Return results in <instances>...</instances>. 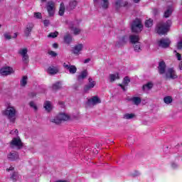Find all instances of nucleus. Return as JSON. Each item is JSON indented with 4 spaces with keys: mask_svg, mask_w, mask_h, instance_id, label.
Returning a JSON list of instances; mask_svg holds the SVG:
<instances>
[{
    "mask_svg": "<svg viewBox=\"0 0 182 182\" xmlns=\"http://www.w3.org/2000/svg\"><path fill=\"white\" fill-rule=\"evenodd\" d=\"M2 114L4 116L7 117L8 120H9L11 123H15L16 121V114H18V111L15 107L9 105L6 109L2 111Z\"/></svg>",
    "mask_w": 182,
    "mask_h": 182,
    "instance_id": "f257e3e1",
    "label": "nucleus"
},
{
    "mask_svg": "<svg viewBox=\"0 0 182 182\" xmlns=\"http://www.w3.org/2000/svg\"><path fill=\"white\" fill-rule=\"evenodd\" d=\"M171 26V21L168 20L166 22H160L156 27L157 33L159 35H166L168 32V29Z\"/></svg>",
    "mask_w": 182,
    "mask_h": 182,
    "instance_id": "f03ea898",
    "label": "nucleus"
},
{
    "mask_svg": "<svg viewBox=\"0 0 182 182\" xmlns=\"http://www.w3.org/2000/svg\"><path fill=\"white\" fill-rule=\"evenodd\" d=\"M70 119V116L65 113H60L58 114L54 118L50 119L52 123H55V124H60L62 122H68V120Z\"/></svg>",
    "mask_w": 182,
    "mask_h": 182,
    "instance_id": "7ed1b4c3",
    "label": "nucleus"
},
{
    "mask_svg": "<svg viewBox=\"0 0 182 182\" xmlns=\"http://www.w3.org/2000/svg\"><path fill=\"white\" fill-rule=\"evenodd\" d=\"M132 32H141L143 30V24L139 18L135 19L132 25Z\"/></svg>",
    "mask_w": 182,
    "mask_h": 182,
    "instance_id": "20e7f679",
    "label": "nucleus"
},
{
    "mask_svg": "<svg viewBox=\"0 0 182 182\" xmlns=\"http://www.w3.org/2000/svg\"><path fill=\"white\" fill-rule=\"evenodd\" d=\"M10 146L11 149H14V147H17L18 150H21V149L23 147V144L22 143L21 138L19 136H17V137L13 138V139L10 142Z\"/></svg>",
    "mask_w": 182,
    "mask_h": 182,
    "instance_id": "39448f33",
    "label": "nucleus"
},
{
    "mask_svg": "<svg viewBox=\"0 0 182 182\" xmlns=\"http://www.w3.org/2000/svg\"><path fill=\"white\" fill-rule=\"evenodd\" d=\"M18 54L21 55L22 60L24 63L29 62V55H28V48H23L18 50Z\"/></svg>",
    "mask_w": 182,
    "mask_h": 182,
    "instance_id": "423d86ee",
    "label": "nucleus"
},
{
    "mask_svg": "<svg viewBox=\"0 0 182 182\" xmlns=\"http://www.w3.org/2000/svg\"><path fill=\"white\" fill-rule=\"evenodd\" d=\"M96 86V81L93 80V78L89 77L88 78V84L84 86V92L87 93L89 90H92L93 87Z\"/></svg>",
    "mask_w": 182,
    "mask_h": 182,
    "instance_id": "0eeeda50",
    "label": "nucleus"
},
{
    "mask_svg": "<svg viewBox=\"0 0 182 182\" xmlns=\"http://www.w3.org/2000/svg\"><path fill=\"white\" fill-rule=\"evenodd\" d=\"M63 68L65 70H68V72L70 73V75H75L76 72H77V68L75 65H72L70 63H63Z\"/></svg>",
    "mask_w": 182,
    "mask_h": 182,
    "instance_id": "6e6552de",
    "label": "nucleus"
},
{
    "mask_svg": "<svg viewBox=\"0 0 182 182\" xmlns=\"http://www.w3.org/2000/svg\"><path fill=\"white\" fill-rule=\"evenodd\" d=\"M46 9L49 16H53L55 15V3L53 1H49L47 4Z\"/></svg>",
    "mask_w": 182,
    "mask_h": 182,
    "instance_id": "1a4fd4ad",
    "label": "nucleus"
},
{
    "mask_svg": "<svg viewBox=\"0 0 182 182\" xmlns=\"http://www.w3.org/2000/svg\"><path fill=\"white\" fill-rule=\"evenodd\" d=\"M0 73L2 76H8L14 73V68L11 67H4L1 68Z\"/></svg>",
    "mask_w": 182,
    "mask_h": 182,
    "instance_id": "9d476101",
    "label": "nucleus"
},
{
    "mask_svg": "<svg viewBox=\"0 0 182 182\" xmlns=\"http://www.w3.org/2000/svg\"><path fill=\"white\" fill-rule=\"evenodd\" d=\"M165 77L166 79H177L178 76L176 71L173 68H168L166 73Z\"/></svg>",
    "mask_w": 182,
    "mask_h": 182,
    "instance_id": "9b49d317",
    "label": "nucleus"
},
{
    "mask_svg": "<svg viewBox=\"0 0 182 182\" xmlns=\"http://www.w3.org/2000/svg\"><path fill=\"white\" fill-rule=\"evenodd\" d=\"M83 48H85V45H83L82 43L77 44L73 48V53L74 55H76V56H79V55H80V53L82 52V50H83Z\"/></svg>",
    "mask_w": 182,
    "mask_h": 182,
    "instance_id": "f8f14e48",
    "label": "nucleus"
},
{
    "mask_svg": "<svg viewBox=\"0 0 182 182\" xmlns=\"http://www.w3.org/2000/svg\"><path fill=\"white\" fill-rule=\"evenodd\" d=\"M170 43H171V41H170V39L168 38H161L158 42L159 46L161 48H168Z\"/></svg>",
    "mask_w": 182,
    "mask_h": 182,
    "instance_id": "ddd939ff",
    "label": "nucleus"
},
{
    "mask_svg": "<svg viewBox=\"0 0 182 182\" xmlns=\"http://www.w3.org/2000/svg\"><path fill=\"white\" fill-rule=\"evenodd\" d=\"M99 103H102V101L97 96H94L87 101L88 106H95V105H99Z\"/></svg>",
    "mask_w": 182,
    "mask_h": 182,
    "instance_id": "4468645a",
    "label": "nucleus"
},
{
    "mask_svg": "<svg viewBox=\"0 0 182 182\" xmlns=\"http://www.w3.org/2000/svg\"><path fill=\"white\" fill-rule=\"evenodd\" d=\"M7 159L10 161H15L19 159V154L16 151H11L7 155Z\"/></svg>",
    "mask_w": 182,
    "mask_h": 182,
    "instance_id": "2eb2a0df",
    "label": "nucleus"
},
{
    "mask_svg": "<svg viewBox=\"0 0 182 182\" xmlns=\"http://www.w3.org/2000/svg\"><path fill=\"white\" fill-rule=\"evenodd\" d=\"M127 6H129V3L127 1L123 3L122 0H115L114 6L116 9H120L122 6L126 7Z\"/></svg>",
    "mask_w": 182,
    "mask_h": 182,
    "instance_id": "dca6fc26",
    "label": "nucleus"
},
{
    "mask_svg": "<svg viewBox=\"0 0 182 182\" xmlns=\"http://www.w3.org/2000/svg\"><path fill=\"white\" fill-rule=\"evenodd\" d=\"M47 72L49 75H56L59 73V67L51 65L48 68Z\"/></svg>",
    "mask_w": 182,
    "mask_h": 182,
    "instance_id": "f3484780",
    "label": "nucleus"
},
{
    "mask_svg": "<svg viewBox=\"0 0 182 182\" xmlns=\"http://www.w3.org/2000/svg\"><path fill=\"white\" fill-rule=\"evenodd\" d=\"M159 73L160 75H164L166 73V63L164 61H161L158 67Z\"/></svg>",
    "mask_w": 182,
    "mask_h": 182,
    "instance_id": "a211bd4d",
    "label": "nucleus"
},
{
    "mask_svg": "<svg viewBox=\"0 0 182 182\" xmlns=\"http://www.w3.org/2000/svg\"><path fill=\"white\" fill-rule=\"evenodd\" d=\"M129 83H130V78H129V77H125L123 80L122 84H119V86L122 87L124 92H126V87L124 86H128Z\"/></svg>",
    "mask_w": 182,
    "mask_h": 182,
    "instance_id": "6ab92c4d",
    "label": "nucleus"
},
{
    "mask_svg": "<svg viewBox=\"0 0 182 182\" xmlns=\"http://www.w3.org/2000/svg\"><path fill=\"white\" fill-rule=\"evenodd\" d=\"M129 41L131 42V43H132L133 45H135L136 43H139V41H140V37H139V36L137 35H131L129 36Z\"/></svg>",
    "mask_w": 182,
    "mask_h": 182,
    "instance_id": "aec40b11",
    "label": "nucleus"
},
{
    "mask_svg": "<svg viewBox=\"0 0 182 182\" xmlns=\"http://www.w3.org/2000/svg\"><path fill=\"white\" fill-rule=\"evenodd\" d=\"M173 14V6H169L167 7L166 10L164 11V18H170Z\"/></svg>",
    "mask_w": 182,
    "mask_h": 182,
    "instance_id": "412c9836",
    "label": "nucleus"
},
{
    "mask_svg": "<svg viewBox=\"0 0 182 182\" xmlns=\"http://www.w3.org/2000/svg\"><path fill=\"white\" fill-rule=\"evenodd\" d=\"M32 29H33V24L28 23L24 31V33L26 36H28L31 35V32H32Z\"/></svg>",
    "mask_w": 182,
    "mask_h": 182,
    "instance_id": "4be33fe9",
    "label": "nucleus"
},
{
    "mask_svg": "<svg viewBox=\"0 0 182 182\" xmlns=\"http://www.w3.org/2000/svg\"><path fill=\"white\" fill-rule=\"evenodd\" d=\"M87 77V70H85L80 73L77 76L78 82H82L85 77Z\"/></svg>",
    "mask_w": 182,
    "mask_h": 182,
    "instance_id": "5701e85b",
    "label": "nucleus"
},
{
    "mask_svg": "<svg viewBox=\"0 0 182 182\" xmlns=\"http://www.w3.org/2000/svg\"><path fill=\"white\" fill-rule=\"evenodd\" d=\"M64 42L67 45H70V43L73 42V38L70 34L68 33L64 36Z\"/></svg>",
    "mask_w": 182,
    "mask_h": 182,
    "instance_id": "b1692460",
    "label": "nucleus"
},
{
    "mask_svg": "<svg viewBox=\"0 0 182 182\" xmlns=\"http://www.w3.org/2000/svg\"><path fill=\"white\" fill-rule=\"evenodd\" d=\"M43 107L46 110V112H50L52 109H53L52 103L49 101H46L44 102Z\"/></svg>",
    "mask_w": 182,
    "mask_h": 182,
    "instance_id": "393cba45",
    "label": "nucleus"
},
{
    "mask_svg": "<svg viewBox=\"0 0 182 182\" xmlns=\"http://www.w3.org/2000/svg\"><path fill=\"white\" fill-rule=\"evenodd\" d=\"M70 28L71 29V31L74 33V35H79V33H80V32H81L80 28L75 26V25H73V24H71L70 26Z\"/></svg>",
    "mask_w": 182,
    "mask_h": 182,
    "instance_id": "a878e982",
    "label": "nucleus"
},
{
    "mask_svg": "<svg viewBox=\"0 0 182 182\" xmlns=\"http://www.w3.org/2000/svg\"><path fill=\"white\" fill-rule=\"evenodd\" d=\"M119 79H120V77L119 76L118 73L109 75V82H114V80H118Z\"/></svg>",
    "mask_w": 182,
    "mask_h": 182,
    "instance_id": "bb28decb",
    "label": "nucleus"
},
{
    "mask_svg": "<svg viewBox=\"0 0 182 182\" xmlns=\"http://www.w3.org/2000/svg\"><path fill=\"white\" fill-rule=\"evenodd\" d=\"M26 85H28V76L24 75L20 81V85L21 86V87H25Z\"/></svg>",
    "mask_w": 182,
    "mask_h": 182,
    "instance_id": "cd10ccee",
    "label": "nucleus"
},
{
    "mask_svg": "<svg viewBox=\"0 0 182 182\" xmlns=\"http://www.w3.org/2000/svg\"><path fill=\"white\" fill-rule=\"evenodd\" d=\"M136 117V114L133 113H126L123 115V119L125 120H131V119H134Z\"/></svg>",
    "mask_w": 182,
    "mask_h": 182,
    "instance_id": "c85d7f7f",
    "label": "nucleus"
},
{
    "mask_svg": "<svg viewBox=\"0 0 182 182\" xmlns=\"http://www.w3.org/2000/svg\"><path fill=\"white\" fill-rule=\"evenodd\" d=\"M133 48L135 52H140L141 49H143V46H141V43H136V44H133Z\"/></svg>",
    "mask_w": 182,
    "mask_h": 182,
    "instance_id": "c756f323",
    "label": "nucleus"
},
{
    "mask_svg": "<svg viewBox=\"0 0 182 182\" xmlns=\"http://www.w3.org/2000/svg\"><path fill=\"white\" fill-rule=\"evenodd\" d=\"M127 39V38H126V36L122 37L119 39V41L115 44L116 46H118V47L123 46V45H124V43H126Z\"/></svg>",
    "mask_w": 182,
    "mask_h": 182,
    "instance_id": "7c9ffc66",
    "label": "nucleus"
},
{
    "mask_svg": "<svg viewBox=\"0 0 182 182\" xmlns=\"http://www.w3.org/2000/svg\"><path fill=\"white\" fill-rule=\"evenodd\" d=\"M100 5L102 9H107L109 8V0H101Z\"/></svg>",
    "mask_w": 182,
    "mask_h": 182,
    "instance_id": "2f4dec72",
    "label": "nucleus"
},
{
    "mask_svg": "<svg viewBox=\"0 0 182 182\" xmlns=\"http://www.w3.org/2000/svg\"><path fill=\"white\" fill-rule=\"evenodd\" d=\"M153 87V83L151 82H148L147 84L143 85L142 90L146 92L147 90H150Z\"/></svg>",
    "mask_w": 182,
    "mask_h": 182,
    "instance_id": "473e14b6",
    "label": "nucleus"
},
{
    "mask_svg": "<svg viewBox=\"0 0 182 182\" xmlns=\"http://www.w3.org/2000/svg\"><path fill=\"white\" fill-rule=\"evenodd\" d=\"M132 102H133L134 105H136V106H139L140 103H141V99L139 97H134L132 98Z\"/></svg>",
    "mask_w": 182,
    "mask_h": 182,
    "instance_id": "72a5a7b5",
    "label": "nucleus"
},
{
    "mask_svg": "<svg viewBox=\"0 0 182 182\" xmlns=\"http://www.w3.org/2000/svg\"><path fill=\"white\" fill-rule=\"evenodd\" d=\"M76 6H77V1H73L70 2V4H69V9L70 11L75 9V8H76Z\"/></svg>",
    "mask_w": 182,
    "mask_h": 182,
    "instance_id": "f704fd0d",
    "label": "nucleus"
},
{
    "mask_svg": "<svg viewBox=\"0 0 182 182\" xmlns=\"http://www.w3.org/2000/svg\"><path fill=\"white\" fill-rule=\"evenodd\" d=\"M58 14L60 16H63V14H65V4L63 3H61L60 5Z\"/></svg>",
    "mask_w": 182,
    "mask_h": 182,
    "instance_id": "c9c22d12",
    "label": "nucleus"
},
{
    "mask_svg": "<svg viewBox=\"0 0 182 182\" xmlns=\"http://www.w3.org/2000/svg\"><path fill=\"white\" fill-rule=\"evenodd\" d=\"M62 87V83L60 82H55L53 85V90H59Z\"/></svg>",
    "mask_w": 182,
    "mask_h": 182,
    "instance_id": "e433bc0d",
    "label": "nucleus"
},
{
    "mask_svg": "<svg viewBox=\"0 0 182 182\" xmlns=\"http://www.w3.org/2000/svg\"><path fill=\"white\" fill-rule=\"evenodd\" d=\"M164 102L166 103V105H170V103L173 102V97L170 96L165 97L164 98Z\"/></svg>",
    "mask_w": 182,
    "mask_h": 182,
    "instance_id": "4c0bfd02",
    "label": "nucleus"
},
{
    "mask_svg": "<svg viewBox=\"0 0 182 182\" xmlns=\"http://www.w3.org/2000/svg\"><path fill=\"white\" fill-rule=\"evenodd\" d=\"M10 178L13 181H18V180L19 179V175L18 174V173L14 172V173H12V175L10 177Z\"/></svg>",
    "mask_w": 182,
    "mask_h": 182,
    "instance_id": "58836bf2",
    "label": "nucleus"
},
{
    "mask_svg": "<svg viewBox=\"0 0 182 182\" xmlns=\"http://www.w3.org/2000/svg\"><path fill=\"white\" fill-rule=\"evenodd\" d=\"M146 28H151L153 26V20L149 18L145 21Z\"/></svg>",
    "mask_w": 182,
    "mask_h": 182,
    "instance_id": "ea45409f",
    "label": "nucleus"
},
{
    "mask_svg": "<svg viewBox=\"0 0 182 182\" xmlns=\"http://www.w3.org/2000/svg\"><path fill=\"white\" fill-rule=\"evenodd\" d=\"M29 106H30V107H32V109H33L35 110V112H36V110H38V106H36V104L35 102H33V101H31L29 102Z\"/></svg>",
    "mask_w": 182,
    "mask_h": 182,
    "instance_id": "a19ab883",
    "label": "nucleus"
},
{
    "mask_svg": "<svg viewBox=\"0 0 182 182\" xmlns=\"http://www.w3.org/2000/svg\"><path fill=\"white\" fill-rule=\"evenodd\" d=\"M58 35H59V33L58 31L53 32V33H50L48 35V38H57Z\"/></svg>",
    "mask_w": 182,
    "mask_h": 182,
    "instance_id": "79ce46f5",
    "label": "nucleus"
},
{
    "mask_svg": "<svg viewBox=\"0 0 182 182\" xmlns=\"http://www.w3.org/2000/svg\"><path fill=\"white\" fill-rule=\"evenodd\" d=\"M48 55H50V56H52V58H56V56H58V53L52 50L48 51Z\"/></svg>",
    "mask_w": 182,
    "mask_h": 182,
    "instance_id": "37998d69",
    "label": "nucleus"
},
{
    "mask_svg": "<svg viewBox=\"0 0 182 182\" xmlns=\"http://www.w3.org/2000/svg\"><path fill=\"white\" fill-rule=\"evenodd\" d=\"M4 38H5V39H7L9 41V39H12V36H11V34H9V33H5Z\"/></svg>",
    "mask_w": 182,
    "mask_h": 182,
    "instance_id": "c03bdc74",
    "label": "nucleus"
},
{
    "mask_svg": "<svg viewBox=\"0 0 182 182\" xmlns=\"http://www.w3.org/2000/svg\"><path fill=\"white\" fill-rule=\"evenodd\" d=\"M34 16L37 19H41V18H42V14L41 13H35Z\"/></svg>",
    "mask_w": 182,
    "mask_h": 182,
    "instance_id": "a18cd8bd",
    "label": "nucleus"
},
{
    "mask_svg": "<svg viewBox=\"0 0 182 182\" xmlns=\"http://www.w3.org/2000/svg\"><path fill=\"white\" fill-rule=\"evenodd\" d=\"M43 23H44V26H49V24L50 23V22L49 21V20H44Z\"/></svg>",
    "mask_w": 182,
    "mask_h": 182,
    "instance_id": "49530a36",
    "label": "nucleus"
},
{
    "mask_svg": "<svg viewBox=\"0 0 182 182\" xmlns=\"http://www.w3.org/2000/svg\"><path fill=\"white\" fill-rule=\"evenodd\" d=\"M176 58L178 60H181V54L176 53Z\"/></svg>",
    "mask_w": 182,
    "mask_h": 182,
    "instance_id": "de8ad7c7",
    "label": "nucleus"
},
{
    "mask_svg": "<svg viewBox=\"0 0 182 182\" xmlns=\"http://www.w3.org/2000/svg\"><path fill=\"white\" fill-rule=\"evenodd\" d=\"M11 134H18V129H16L15 131H11Z\"/></svg>",
    "mask_w": 182,
    "mask_h": 182,
    "instance_id": "09e8293b",
    "label": "nucleus"
},
{
    "mask_svg": "<svg viewBox=\"0 0 182 182\" xmlns=\"http://www.w3.org/2000/svg\"><path fill=\"white\" fill-rule=\"evenodd\" d=\"M171 167H172V168H177V167H178V165H177V164H171Z\"/></svg>",
    "mask_w": 182,
    "mask_h": 182,
    "instance_id": "8fccbe9b",
    "label": "nucleus"
},
{
    "mask_svg": "<svg viewBox=\"0 0 182 182\" xmlns=\"http://www.w3.org/2000/svg\"><path fill=\"white\" fill-rule=\"evenodd\" d=\"M58 43H54L53 44V48H54L55 49H58Z\"/></svg>",
    "mask_w": 182,
    "mask_h": 182,
    "instance_id": "3c124183",
    "label": "nucleus"
},
{
    "mask_svg": "<svg viewBox=\"0 0 182 182\" xmlns=\"http://www.w3.org/2000/svg\"><path fill=\"white\" fill-rule=\"evenodd\" d=\"M90 62V58H87L84 60V63H89Z\"/></svg>",
    "mask_w": 182,
    "mask_h": 182,
    "instance_id": "603ef678",
    "label": "nucleus"
},
{
    "mask_svg": "<svg viewBox=\"0 0 182 182\" xmlns=\"http://www.w3.org/2000/svg\"><path fill=\"white\" fill-rule=\"evenodd\" d=\"M18 37V33H15L14 34V36H13V38H16Z\"/></svg>",
    "mask_w": 182,
    "mask_h": 182,
    "instance_id": "864d4df0",
    "label": "nucleus"
},
{
    "mask_svg": "<svg viewBox=\"0 0 182 182\" xmlns=\"http://www.w3.org/2000/svg\"><path fill=\"white\" fill-rule=\"evenodd\" d=\"M6 170H7V171H12V170H14V167L11 166L10 168H7Z\"/></svg>",
    "mask_w": 182,
    "mask_h": 182,
    "instance_id": "5fc2aeb1",
    "label": "nucleus"
},
{
    "mask_svg": "<svg viewBox=\"0 0 182 182\" xmlns=\"http://www.w3.org/2000/svg\"><path fill=\"white\" fill-rule=\"evenodd\" d=\"M93 1L95 5H97L99 0H93Z\"/></svg>",
    "mask_w": 182,
    "mask_h": 182,
    "instance_id": "6e6d98bb",
    "label": "nucleus"
},
{
    "mask_svg": "<svg viewBox=\"0 0 182 182\" xmlns=\"http://www.w3.org/2000/svg\"><path fill=\"white\" fill-rule=\"evenodd\" d=\"M179 69L182 70V62L179 64Z\"/></svg>",
    "mask_w": 182,
    "mask_h": 182,
    "instance_id": "4d7b16f0",
    "label": "nucleus"
},
{
    "mask_svg": "<svg viewBox=\"0 0 182 182\" xmlns=\"http://www.w3.org/2000/svg\"><path fill=\"white\" fill-rule=\"evenodd\" d=\"M136 173L134 174V176H139V174H140V173L139 171H136Z\"/></svg>",
    "mask_w": 182,
    "mask_h": 182,
    "instance_id": "13d9d810",
    "label": "nucleus"
},
{
    "mask_svg": "<svg viewBox=\"0 0 182 182\" xmlns=\"http://www.w3.org/2000/svg\"><path fill=\"white\" fill-rule=\"evenodd\" d=\"M102 49H107V46H102Z\"/></svg>",
    "mask_w": 182,
    "mask_h": 182,
    "instance_id": "bf43d9fd",
    "label": "nucleus"
},
{
    "mask_svg": "<svg viewBox=\"0 0 182 182\" xmlns=\"http://www.w3.org/2000/svg\"><path fill=\"white\" fill-rule=\"evenodd\" d=\"M134 2H135V4H137L138 2H140V0H134Z\"/></svg>",
    "mask_w": 182,
    "mask_h": 182,
    "instance_id": "052dcab7",
    "label": "nucleus"
},
{
    "mask_svg": "<svg viewBox=\"0 0 182 182\" xmlns=\"http://www.w3.org/2000/svg\"><path fill=\"white\" fill-rule=\"evenodd\" d=\"M43 2H44V1H46V0H41Z\"/></svg>",
    "mask_w": 182,
    "mask_h": 182,
    "instance_id": "680f3d73",
    "label": "nucleus"
},
{
    "mask_svg": "<svg viewBox=\"0 0 182 182\" xmlns=\"http://www.w3.org/2000/svg\"><path fill=\"white\" fill-rule=\"evenodd\" d=\"M0 28H1V25H0Z\"/></svg>",
    "mask_w": 182,
    "mask_h": 182,
    "instance_id": "e2e57ef3",
    "label": "nucleus"
}]
</instances>
